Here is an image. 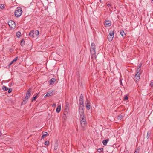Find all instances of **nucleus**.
Returning <instances> with one entry per match:
<instances>
[{"mask_svg":"<svg viewBox=\"0 0 153 153\" xmlns=\"http://www.w3.org/2000/svg\"><path fill=\"white\" fill-rule=\"evenodd\" d=\"M79 120L80 122L82 129L84 130L85 129L87 125L86 118L84 115H80Z\"/></svg>","mask_w":153,"mask_h":153,"instance_id":"obj_1","label":"nucleus"},{"mask_svg":"<svg viewBox=\"0 0 153 153\" xmlns=\"http://www.w3.org/2000/svg\"><path fill=\"white\" fill-rule=\"evenodd\" d=\"M22 8L20 7H17L15 9V15L16 17H19L22 15Z\"/></svg>","mask_w":153,"mask_h":153,"instance_id":"obj_2","label":"nucleus"},{"mask_svg":"<svg viewBox=\"0 0 153 153\" xmlns=\"http://www.w3.org/2000/svg\"><path fill=\"white\" fill-rule=\"evenodd\" d=\"M39 34V32L38 30H32L30 32L29 35L30 36L34 38L36 37Z\"/></svg>","mask_w":153,"mask_h":153,"instance_id":"obj_3","label":"nucleus"},{"mask_svg":"<svg viewBox=\"0 0 153 153\" xmlns=\"http://www.w3.org/2000/svg\"><path fill=\"white\" fill-rule=\"evenodd\" d=\"M9 27L12 29H14L16 27V25L15 22L12 20H10L8 22Z\"/></svg>","mask_w":153,"mask_h":153,"instance_id":"obj_4","label":"nucleus"},{"mask_svg":"<svg viewBox=\"0 0 153 153\" xmlns=\"http://www.w3.org/2000/svg\"><path fill=\"white\" fill-rule=\"evenodd\" d=\"M114 37V31L110 32L108 35V38L109 41H112Z\"/></svg>","mask_w":153,"mask_h":153,"instance_id":"obj_5","label":"nucleus"},{"mask_svg":"<svg viewBox=\"0 0 153 153\" xmlns=\"http://www.w3.org/2000/svg\"><path fill=\"white\" fill-rule=\"evenodd\" d=\"M79 104L80 105V107H84V105H83V97L82 94H81L80 97Z\"/></svg>","mask_w":153,"mask_h":153,"instance_id":"obj_6","label":"nucleus"},{"mask_svg":"<svg viewBox=\"0 0 153 153\" xmlns=\"http://www.w3.org/2000/svg\"><path fill=\"white\" fill-rule=\"evenodd\" d=\"M140 71H137L135 76V80L137 81L139 80L140 78Z\"/></svg>","mask_w":153,"mask_h":153,"instance_id":"obj_7","label":"nucleus"},{"mask_svg":"<svg viewBox=\"0 0 153 153\" xmlns=\"http://www.w3.org/2000/svg\"><path fill=\"white\" fill-rule=\"evenodd\" d=\"M84 107H79V114L80 115H84V111L83 110Z\"/></svg>","mask_w":153,"mask_h":153,"instance_id":"obj_8","label":"nucleus"},{"mask_svg":"<svg viewBox=\"0 0 153 153\" xmlns=\"http://www.w3.org/2000/svg\"><path fill=\"white\" fill-rule=\"evenodd\" d=\"M105 26L106 27H108L111 25V21H107L105 22Z\"/></svg>","mask_w":153,"mask_h":153,"instance_id":"obj_9","label":"nucleus"},{"mask_svg":"<svg viewBox=\"0 0 153 153\" xmlns=\"http://www.w3.org/2000/svg\"><path fill=\"white\" fill-rule=\"evenodd\" d=\"M85 104L86 107L87 108L88 110L90 109V105L89 102L87 100L85 102Z\"/></svg>","mask_w":153,"mask_h":153,"instance_id":"obj_10","label":"nucleus"},{"mask_svg":"<svg viewBox=\"0 0 153 153\" xmlns=\"http://www.w3.org/2000/svg\"><path fill=\"white\" fill-rule=\"evenodd\" d=\"M95 49L94 48H90V52L91 54L93 55L95 54Z\"/></svg>","mask_w":153,"mask_h":153,"instance_id":"obj_11","label":"nucleus"},{"mask_svg":"<svg viewBox=\"0 0 153 153\" xmlns=\"http://www.w3.org/2000/svg\"><path fill=\"white\" fill-rule=\"evenodd\" d=\"M109 141V140L108 139L104 140L102 141V143L103 145L104 146H106L107 145V143Z\"/></svg>","mask_w":153,"mask_h":153,"instance_id":"obj_12","label":"nucleus"},{"mask_svg":"<svg viewBox=\"0 0 153 153\" xmlns=\"http://www.w3.org/2000/svg\"><path fill=\"white\" fill-rule=\"evenodd\" d=\"M56 81V79L54 78H52L50 81V84H51L54 82Z\"/></svg>","mask_w":153,"mask_h":153,"instance_id":"obj_13","label":"nucleus"},{"mask_svg":"<svg viewBox=\"0 0 153 153\" xmlns=\"http://www.w3.org/2000/svg\"><path fill=\"white\" fill-rule=\"evenodd\" d=\"M61 110V106H58L57 107L56 109V112L58 113H59Z\"/></svg>","mask_w":153,"mask_h":153,"instance_id":"obj_14","label":"nucleus"},{"mask_svg":"<svg viewBox=\"0 0 153 153\" xmlns=\"http://www.w3.org/2000/svg\"><path fill=\"white\" fill-rule=\"evenodd\" d=\"M30 89H28L27 92L26 96H28V97H29L30 95Z\"/></svg>","mask_w":153,"mask_h":153,"instance_id":"obj_15","label":"nucleus"},{"mask_svg":"<svg viewBox=\"0 0 153 153\" xmlns=\"http://www.w3.org/2000/svg\"><path fill=\"white\" fill-rule=\"evenodd\" d=\"M48 133L47 132H43L42 134V138H44V137H45L47 134Z\"/></svg>","mask_w":153,"mask_h":153,"instance_id":"obj_16","label":"nucleus"},{"mask_svg":"<svg viewBox=\"0 0 153 153\" xmlns=\"http://www.w3.org/2000/svg\"><path fill=\"white\" fill-rule=\"evenodd\" d=\"M16 36L19 38L21 36V33L20 32L18 31L16 33Z\"/></svg>","mask_w":153,"mask_h":153,"instance_id":"obj_17","label":"nucleus"},{"mask_svg":"<svg viewBox=\"0 0 153 153\" xmlns=\"http://www.w3.org/2000/svg\"><path fill=\"white\" fill-rule=\"evenodd\" d=\"M120 33L123 37L125 36H126V34L124 31L120 32Z\"/></svg>","mask_w":153,"mask_h":153,"instance_id":"obj_18","label":"nucleus"},{"mask_svg":"<svg viewBox=\"0 0 153 153\" xmlns=\"http://www.w3.org/2000/svg\"><path fill=\"white\" fill-rule=\"evenodd\" d=\"M90 48L95 49V45L94 43H91Z\"/></svg>","mask_w":153,"mask_h":153,"instance_id":"obj_19","label":"nucleus"},{"mask_svg":"<svg viewBox=\"0 0 153 153\" xmlns=\"http://www.w3.org/2000/svg\"><path fill=\"white\" fill-rule=\"evenodd\" d=\"M58 146L57 143H56L54 145V149L55 150H56L58 148Z\"/></svg>","mask_w":153,"mask_h":153,"instance_id":"obj_20","label":"nucleus"},{"mask_svg":"<svg viewBox=\"0 0 153 153\" xmlns=\"http://www.w3.org/2000/svg\"><path fill=\"white\" fill-rule=\"evenodd\" d=\"M140 148H138L134 152V153H139Z\"/></svg>","mask_w":153,"mask_h":153,"instance_id":"obj_21","label":"nucleus"},{"mask_svg":"<svg viewBox=\"0 0 153 153\" xmlns=\"http://www.w3.org/2000/svg\"><path fill=\"white\" fill-rule=\"evenodd\" d=\"M2 89L5 91H6L8 90V88H7L6 86H4L2 87Z\"/></svg>","mask_w":153,"mask_h":153,"instance_id":"obj_22","label":"nucleus"},{"mask_svg":"<svg viewBox=\"0 0 153 153\" xmlns=\"http://www.w3.org/2000/svg\"><path fill=\"white\" fill-rule=\"evenodd\" d=\"M123 117V116L122 115H120L118 116L117 118L119 120H121Z\"/></svg>","mask_w":153,"mask_h":153,"instance_id":"obj_23","label":"nucleus"},{"mask_svg":"<svg viewBox=\"0 0 153 153\" xmlns=\"http://www.w3.org/2000/svg\"><path fill=\"white\" fill-rule=\"evenodd\" d=\"M49 142L48 141H46L45 142L44 144L47 146H48L49 145Z\"/></svg>","mask_w":153,"mask_h":153,"instance_id":"obj_24","label":"nucleus"},{"mask_svg":"<svg viewBox=\"0 0 153 153\" xmlns=\"http://www.w3.org/2000/svg\"><path fill=\"white\" fill-rule=\"evenodd\" d=\"M141 65H142V64H140L139 66L138 67V68H137V71H140V68H141Z\"/></svg>","mask_w":153,"mask_h":153,"instance_id":"obj_25","label":"nucleus"},{"mask_svg":"<svg viewBox=\"0 0 153 153\" xmlns=\"http://www.w3.org/2000/svg\"><path fill=\"white\" fill-rule=\"evenodd\" d=\"M4 5L3 4H0V8L1 9H3L4 8Z\"/></svg>","mask_w":153,"mask_h":153,"instance_id":"obj_26","label":"nucleus"},{"mask_svg":"<svg viewBox=\"0 0 153 153\" xmlns=\"http://www.w3.org/2000/svg\"><path fill=\"white\" fill-rule=\"evenodd\" d=\"M52 92H48L47 93V95H48V96H49L52 95Z\"/></svg>","mask_w":153,"mask_h":153,"instance_id":"obj_27","label":"nucleus"},{"mask_svg":"<svg viewBox=\"0 0 153 153\" xmlns=\"http://www.w3.org/2000/svg\"><path fill=\"white\" fill-rule=\"evenodd\" d=\"M128 99V97L127 96H126L124 98V101H126V100H127Z\"/></svg>","mask_w":153,"mask_h":153,"instance_id":"obj_28","label":"nucleus"},{"mask_svg":"<svg viewBox=\"0 0 153 153\" xmlns=\"http://www.w3.org/2000/svg\"><path fill=\"white\" fill-rule=\"evenodd\" d=\"M150 133H149V132H148L147 133V139H149V137H150Z\"/></svg>","mask_w":153,"mask_h":153,"instance_id":"obj_29","label":"nucleus"},{"mask_svg":"<svg viewBox=\"0 0 153 153\" xmlns=\"http://www.w3.org/2000/svg\"><path fill=\"white\" fill-rule=\"evenodd\" d=\"M102 151V149H97V151L99 152H100Z\"/></svg>","mask_w":153,"mask_h":153,"instance_id":"obj_30","label":"nucleus"},{"mask_svg":"<svg viewBox=\"0 0 153 153\" xmlns=\"http://www.w3.org/2000/svg\"><path fill=\"white\" fill-rule=\"evenodd\" d=\"M18 57H15L13 60V62H16L17 59Z\"/></svg>","mask_w":153,"mask_h":153,"instance_id":"obj_31","label":"nucleus"},{"mask_svg":"<svg viewBox=\"0 0 153 153\" xmlns=\"http://www.w3.org/2000/svg\"><path fill=\"white\" fill-rule=\"evenodd\" d=\"M37 97V96H36L33 97V99H32V101H33L35 100L36 99Z\"/></svg>","mask_w":153,"mask_h":153,"instance_id":"obj_32","label":"nucleus"},{"mask_svg":"<svg viewBox=\"0 0 153 153\" xmlns=\"http://www.w3.org/2000/svg\"><path fill=\"white\" fill-rule=\"evenodd\" d=\"M150 85L152 87L153 86V80L150 83Z\"/></svg>","mask_w":153,"mask_h":153,"instance_id":"obj_33","label":"nucleus"},{"mask_svg":"<svg viewBox=\"0 0 153 153\" xmlns=\"http://www.w3.org/2000/svg\"><path fill=\"white\" fill-rule=\"evenodd\" d=\"M8 92L9 93H10V92H11L12 91V89H8Z\"/></svg>","mask_w":153,"mask_h":153,"instance_id":"obj_34","label":"nucleus"},{"mask_svg":"<svg viewBox=\"0 0 153 153\" xmlns=\"http://www.w3.org/2000/svg\"><path fill=\"white\" fill-rule=\"evenodd\" d=\"M29 97H28V96H26L25 97V99L28 100V99Z\"/></svg>","mask_w":153,"mask_h":153,"instance_id":"obj_35","label":"nucleus"},{"mask_svg":"<svg viewBox=\"0 0 153 153\" xmlns=\"http://www.w3.org/2000/svg\"><path fill=\"white\" fill-rule=\"evenodd\" d=\"M56 106V105L55 104H53L52 105V107H55Z\"/></svg>","mask_w":153,"mask_h":153,"instance_id":"obj_36","label":"nucleus"},{"mask_svg":"<svg viewBox=\"0 0 153 153\" xmlns=\"http://www.w3.org/2000/svg\"><path fill=\"white\" fill-rule=\"evenodd\" d=\"M14 62H13V61L11 62L10 64L9 65H10L11 64H12Z\"/></svg>","mask_w":153,"mask_h":153,"instance_id":"obj_37","label":"nucleus"},{"mask_svg":"<svg viewBox=\"0 0 153 153\" xmlns=\"http://www.w3.org/2000/svg\"><path fill=\"white\" fill-rule=\"evenodd\" d=\"M48 97V95H47V94L44 96V97Z\"/></svg>","mask_w":153,"mask_h":153,"instance_id":"obj_38","label":"nucleus"},{"mask_svg":"<svg viewBox=\"0 0 153 153\" xmlns=\"http://www.w3.org/2000/svg\"><path fill=\"white\" fill-rule=\"evenodd\" d=\"M108 5H109V6H111V4H108Z\"/></svg>","mask_w":153,"mask_h":153,"instance_id":"obj_39","label":"nucleus"},{"mask_svg":"<svg viewBox=\"0 0 153 153\" xmlns=\"http://www.w3.org/2000/svg\"><path fill=\"white\" fill-rule=\"evenodd\" d=\"M1 135V132H0V136Z\"/></svg>","mask_w":153,"mask_h":153,"instance_id":"obj_40","label":"nucleus"},{"mask_svg":"<svg viewBox=\"0 0 153 153\" xmlns=\"http://www.w3.org/2000/svg\"><path fill=\"white\" fill-rule=\"evenodd\" d=\"M22 42H21V44L22 45Z\"/></svg>","mask_w":153,"mask_h":153,"instance_id":"obj_41","label":"nucleus"},{"mask_svg":"<svg viewBox=\"0 0 153 153\" xmlns=\"http://www.w3.org/2000/svg\"><path fill=\"white\" fill-rule=\"evenodd\" d=\"M120 83H121V84H122V82H121H121H120Z\"/></svg>","mask_w":153,"mask_h":153,"instance_id":"obj_42","label":"nucleus"},{"mask_svg":"<svg viewBox=\"0 0 153 153\" xmlns=\"http://www.w3.org/2000/svg\"><path fill=\"white\" fill-rule=\"evenodd\" d=\"M152 1H153V0H152Z\"/></svg>","mask_w":153,"mask_h":153,"instance_id":"obj_43","label":"nucleus"}]
</instances>
